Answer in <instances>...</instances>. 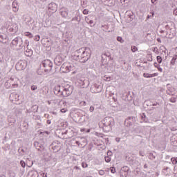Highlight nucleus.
Here are the masks:
<instances>
[{
    "instance_id": "f257e3e1",
    "label": "nucleus",
    "mask_w": 177,
    "mask_h": 177,
    "mask_svg": "<svg viewBox=\"0 0 177 177\" xmlns=\"http://www.w3.org/2000/svg\"><path fill=\"white\" fill-rule=\"evenodd\" d=\"M91 58V48L88 47H83L75 51L73 56V60L80 62V63H85Z\"/></svg>"
},
{
    "instance_id": "f03ea898",
    "label": "nucleus",
    "mask_w": 177,
    "mask_h": 177,
    "mask_svg": "<svg viewBox=\"0 0 177 177\" xmlns=\"http://www.w3.org/2000/svg\"><path fill=\"white\" fill-rule=\"evenodd\" d=\"M74 87L70 86V84H66L64 86L57 85L54 88V93L57 96H60V97H67L73 93Z\"/></svg>"
},
{
    "instance_id": "7ed1b4c3",
    "label": "nucleus",
    "mask_w": 177,
    "mask_h": 177,
    "mask_svg": "<svg viewBox=\"0 0 177 177\" xmlns=\"http://www.w3.org/2000/svg\"><path fill=\"white\" fill-rule=\"evenodd\" d=\"M10 47L14 50H20L24 48H28V41L26 40L25 42H23V39L20 37H17L12 39Z\"/></svg>"
},
{
    "instance_id": "20e7f679",
    "label": "nucleus",
    "mask_w": 177,
    "mask_h": 177,
    "mask_svg": "<svg viewBox=\"0 0 177 177\" xmlns=\"http://www.w3.org/2000/svg\"><path fill=\"white\" fill-rule=\"evenodd\" d=\"M100 128L104 131V132H110L113 127H114V118L111 117H106L99 123Z\"/></svg>"
},
{
    "instance_id": "39448f33",
    "label": "nucleus",
    "mask_w": 177,
    "mask_h": 177,
    "mask_svg": "<svg viewBox=\"0 0 177 177\" xmlns=\"http://www.w3.org/2000/svg\"><path fill=\"white\" fill-rule=\"evenodd\" d=\"M40 67H44L45 73L52 72L53 63L50 59H45L40 64Z\"/></svg>"
},
{
    "instance_id": "423d86ee",
    "label": "nucleus",
    "mask_w": 177,
    "mask_h": 177,
    "mask_svg": "<svg viewBox=\"0 0 177 177\" xmlns=\"http://www.w3.org/2000/svg\"><path fill=\"white\" fill-rule=\"evenodd\" d=\"M50 146L55 153H57L62 150V143L58 140L53 142Z\"/></svg>"
},
{
    "instance_id": "0eeeda50",
    "label": "nucleus",
    "mask_w": 177,
    "mask_h": 177,
    "mask_svg": "<svg viewBox=\"0 0 177 177\" xmlns=\"http://www.w3.org/2000/svg\"><path fill=\"white\" fill-rule=\"evenodd\" d=\"M27 67V61L26 60H20L18 62L15 66L16 70L18 71H21V70H24Z\"/></svg>"
},
{
    "instance_id": "6e6552de",
    "label": "nucleus",
    "mask_w": 177,
    "mask_h": 177,
    "mask_svg": "<svg viewBox=\"0 0 177 177\" xmlns=\"http://www.w3.org/2000/svg\"><path fill=\"white\" fill-rule=\"evenodd\" d=\"M77 82L79 84V86L80 88H88V86H89V80H88V79H85V78H82V79H79L77 80Z\"/></svg>"
},
{
    "instance_id": "1a4fd4ad",
    "label": "nucleus",
    "mask_w": 177,
    "mask_h": 177,
    "mask_svg": "<svg viewBox=\"0 0 177 177\" xmlns=\"http://www.w3.org/2000/svg\"><path fill=\"white\" fill-rule=\"evenodd\" d=\"M91 92L92 93H100V92H102V85L94 84L91 87Z\"/></svg>"
},
{
    "instance_id": "9d476101",
    "label": "nucleus",
    "mask_w": 177,
    "mask_h": 177,
    "mask_svg": "<svg viewBox=\"0 0 177 177\" xmlns=\"http://www.w3.org/2000/svg\"><path fill=\"white\" fill-rule=\"evenodd\" d=\"M129 172V167L128 166H124L120 171V177H127Z\"/></svg>"
},
{
    "instance_id": "9b49d317",
    "label": "nucleus",
    "mask_w": 177,
    "mask_h": 177,
    "mask_svg": "<svg viewBox=\"0 0 177 177\" xmlns=\"http://www.w3.org/2000/svg\"><path fill=\"white\" fill-rule=\"evenodd\" d=\"M48 10L55 13L57 10V5L55 3H50L48 4Z\"/></svg>"
},
{
    "instance_id": "f8f14e48",
    "label": "nucleus",
    "mask_w": 177,
    "mask_h": 177,
    "mask_svg": "<svg viewBox=\"0 0 177 177\" xmlns=\"http://www.w3.org/2000/svg\"><path fill=\"white\" fill-rule=\"evenodd\" d=\"M34 146L37 149V150H38V151H42V150L45 149V147H44V144L37 141L34 142Z\"/></svg>"
},
{
    "instance_id": "ddd939ff",
    "label": "nucleus",
    "mask_w": 177,
    "mask_h": 177,
    "mask_svg": "<svg viewBox=\"0 0 177 177\" xmlns=\"http://www.w3.org/2000/svg\"><path fill=\"white\" fill-rule=\"evenodd\" d=\"M54 63L56 66H61L62 63H63V58L60 55H57L54 59Z\"/></svg>"
},
{
    "instance_id": "4468645a",
    "label": "nucleus",
    "mask_w": 177,
    "mask_h": 177,
    "mask_svg": "<svg viewBox=\"0 0 177 177\" xmlns=\"http://www.w3.org/2000/svg\"><path fill=\"white\" fill-rule=\"evenodd\" d=\"M60 71L62 73H69L68 71V63H64L62 65L60 68Z\"/></svg>"
},
{
    "instance_id": "2eb2a0df",
    "label": "nucleus",
    "mask_w": 177,
    "mask_h": 177,
    "mask_svg": "<svg viewBox=\"0 0 177 177\" xmlns=\"http://www.w3.org/2000/svg\"><path fill=\"white\" fill-rule=\"evenodd\" d=\"M6 38H8L6 35L0 33V42H1V44H6Z\"/></svg>"
},
{
    "instance_id": "dca6fc26",
    "label": "nucleus",
    "mask_w": 177,
    "mask_h": 177,
    "mask_svg": "<svg viewBox=\"0 0 177 177\" xmlns=\"http://www.w3.org/2000/svg\"><path fill=\"white\" fill-rule=\"evenodd\" d=\"M158 75V73L150 74V73H145L143 74V77H145V78H153V77H157Z\"/></svg>"
},
{
    "instance_id": "f3484780",
    "label": "nucleus",
    "mask_w": 177,
    "mask_h": 177,
    "mask_svg": "<svg viewBox=\"0 0 177 177\" xmlns=\"http://www.w3.org/2000/svg\"><path fill=\"white\" fill-rule=\"evenodd\" d=\"M60 13L62 17H67V16H68V10L66 8L62 9Z\"/></svg>"
},
{
    "instance_id": "a211bd4d",
    "label": "nucleus",
    "mask_w": 177,
    "mask_h": 177,
    "mask_svg": "<svg viewBox=\"0 0 177 177\" xmlns=\"http://www.w3.org/2000/svg\"><path fill=\"white\" fill-rule=\"evenodd\" d=\"M27 49L25 50V55L28 56V57H30V56H32V50L28 49V47H26Z\"/></svg>"
},
{
    "instance_id": "6ab92c4d",
    "label": "nucleus",
    "mask_w": 177,
    "mask_h": 177,
    "mask_svg": "<svg viewBox=\"0 0 177 177\" xmlns=\"http://www.w3.org/2000/svg\"><path fill=\"white\" fill-rule=\"evenodd\" d=\"M68 68L69 72L74 71V70H75V67L74 66V65L71 64H68Z\"/></svg>"
},
{
    "instance_id": "aec40b11",
    "label": "nucleus",
    "mask_w": 177,
    "mask_h": 177,
    "mask_svg": "<svg viewBox=\"0 0 177 177\" xmlns=\"http://www.w3.org/2000/svg\"><path fill=\"white\" fill-rule=\"evenodd\" d=\"M176 59H177V55H174L170 62L171 64H172V66H174V64L176 62Z\"/></svg>"
},
{
    "instance_id": "412c9836",
    "label": "nucleus",
    "mask_w": 177,
    "mask_h": 177,
    "mask_svg": "<svg viewBox=\"0 0 177 177\" xmlns=\"http://www.w3.org/2000/svg\"><path fill=\"white\" fill-rule=\"evenodd\" d=\"M12 8H13V9H15V10H14L15 12H16V10L19 9V6H17V2L14 1L12 3Z\"/></svg>"
},
{
    "instance_id": "4be33fe9",
    "label": "nucleus",
    "mask_w": 177,
    "mask_h": 177,
    "mask_svg": "<svg viewBox=\"0 0 177 177\" xmlns=\"http://www.w3.org/2000/svg\"><path fill=\"white\" fill-rule=\"evenodd\" d=\"M149 160H154L156 158V155H153V153H149L148 156Z\"/></svg>"
},
{
    "instance_id": "5701e85b",
    "label": "nucleus",
    "mask_w": 177,
    "mask_h": 177,
    "mask_svg": "<svg viewBox=\"0 0 177 177\" xmlns=\"http://www.w3.org/2000/svg\"><path fill=\"white\" fill-rule=\"evenodd\" d=\"M8 122H10V124H12V122L15 123L16 122V120L12 117L8 118Z\"/></svg>"
},
{
    "instance_id": "b1692460",
    "label": "nucleus",
    "mask_w": 177,
    "mask_h": 177,
    "mask_svg": "<svg viewBox=\"0 0 177 177\" xmlns=\"http://www.w3.org/2000/svg\"><path fill=\"white\" fill-rule=\"evenodd\" d=\"M156 59H157L158 63H159V64L162 63V58L161 57V56H160V55L157 56Z\"/></svg>"
},
{
    "instance_id": "393cba45",
    "label": "nucleus",
    "mask_w": 177,
    "mask_h": 177,
    "mask_svg": "<svg viewBox=\"0 0 177 177\" xmlns=\"http://www.w3.org/2000/svg\"><path fill=\"white\" fill-rule=\"evenodd\" d=\"M80 21H81V19H80L78 17H74L72 19V21H78V23H80Z\"/></svg>"
},
{
    "instance_id": "a878e982",
    "label": "nucleus",
    "mask_w": 177,
    "mask_h": 177,
    "mask_svg": "<svg viewBox=\"0 0 177 177\" xmlns=\"http://www.w3.org/2000/svg\"><path fill=\"white\" fill-rule=\"evenodd\" d=\"M131 120H135V118L132 117H129L126 120H125V122H129V125H131Z\"/></svg>"
},
{
    "instance_id": "bb28decb",
    "label": "nucleus",
    "mask_w": 177,
    "mask_h": 177,
    "mask_svg": "<svg viewBox=\"0 0 177 177\" xmlns=\"http://www.w3.org/2000/svg\"><path fill=\"white\" fill-rule=\"evenodd\" d=\"M171 162H172V164H174V165L177 164V158H171Z\"/></svg>"
},
{
    "instance_id": "cd10ccee",
    "label": "nucleus",
    "mask_w": 177,
    "mask_h": 177,
    "mask_svg": "<svg viewBox=\"0 0 177 177\" xmlns=\"http://www.w3.org/2000/svg\"><path fill=\"white\" fill-rule=\"evenodd\" d=\"M31 91H37L38 89V86L37 85H32L30 87Z\"/></svg>"
},
{
    "instance_id": "c85d7f7f",
    "label": "nucleus",
    "mask_w": 177,
    "mask_h": 177,
    "mask_svg": "<svg viewBox=\"0 0 177 177\" xmlns=\"http://www.w3.org/2000/svg\"><path fill=\"white\" fill-rule=\"evenodd\" d=\"M20 164L22 168H26V162H24V160H21Z\"/></svg>"
},
{
    "instance_id": "c756f323",
    "label": "nucleus",
    "mask_w": 177,
    "mask_h": 177,
    "mask_svg": "<svg viewBox=\"0 0 177 177\" xmlns=\"http://www.w3.org/2000/svg\"><path fill=\"white\" fill-rule=\"evenodd\" d=\"M105 161L106 162H110V161H111L110 156H105Z\"/></svg>"
},
{
    "instance_id": "7c9ffc66",
    "label": "nucleus",
    "mask_w": 177,
    "mask_h": 177,
    "mask_svg": "<svg viewBox=\"0 0 177 177\" xmlns=\"http://www.w3.org/2000/svg\"><path fill=\"white\" fill-rule=\"evenodd\" d=\"M26 36L29 37V38H32V34H31V32H26Z\"/></svg>"
},
{
    "instance_id": "2f4dec72",
    "label": "nucleus",
    "mask_w": 177,
    "mask_h": 177,
    "mask_svg": "<svg viewBox=\"0 0 177 177\" xmlns=\"http://www.w3.org/2000/svg\"><path fill=\"white\" fill-rule=\"evenodd\" d=\"M141 119L142 120V121H145V122H147L146 115L145 113H142V115H141Z\"/></svg>"
},
{
    "instance_id": "473e14b6",
    "label": "nucleus",
    "mask_w": 177,
    "mask_h": 177,
    "mask_svg": "<svg viewBox=\"0 0 177 177\" xmlns=\"http://www.w3.org/2000/svg\"><path fill=\"white\" fill-rule=\"evenodd\" d=\"M117 41H118L119 42H121V44H122V42H124V41L122 40V37H118Z\"/></svg>"
},
{
    "instance_id": "72a5a7b5",
    "label": "nucleus",
    "mask_w": 177,
    "mask_h": 177,
    "mask_svg": "<svg viewBox=\"0 0 177 177\" xmlns=\"http://www.w3.org/2000/svg\"><path fill=\"white\" fill-rule=\"evenodd\" d=\"M170 102L171 103H176V98H175V97L170 98Z\"/></svg>"
},
{
    "instance_id": "f704fd0d",
    "label": "nucleus",
    "mask_w": 177,
    "mask_h": 177,
    "mask_svg": "<svg viewBox=\"0 0 177 177\" xmlns=\"http://www.w3.org/2000/svg\"><path fill=\"white\" fill-rule=\"evenodd\" d=\"M131 50H132V52H136V50H138V47L132 46L131 47Z\"/></svg>"
},
{
    "instance_id": "c9c22d12",
    "label": "nucleus",
    "mask_w": 177,
    "mask_h": 177,
    "mask_svg": "<svg viewBox=\"0 0 177 177\" xmlns=\"http://www.w3.org/2000/svg\"><path fill=\"white\" fill-rule=\"evenodd\" d=\"M139 155L141 156V157H145V152L143 151H140Z\"/></svg>"
},
{
    "instance_id": "e433bc0d",
    "label": "nucleus",
    "mask_w": 177,
    "mask_h": 177,
    "mask_svg": "<svg viewBox=\"0 0 177 177\" xmlns=\"http://www.w3.org/2000/svg\"><path fill=\"white\" fill-rule=\"evenodd\" d=\"M104 174H105L104 170L99 171V175L103 176V175H104Z\"/></svg>"
},
{
    "instance_id": "4c0bfd02",
    "label": "nucleus",
    "mask_w": 177,
    "mask_h": 177,
    "mask_svg": "<svg viewBox=\"0 0 177 177\" xmlns=\"http://www.w3.org/2000/svg\"><path fill=\"white\" fill-rule=\"evenodd\" d=\"M41 37L39 35H36L35 37V41H39Z\"/></svg>"
},
{
    "instance_id": "58836bf2",
    "label": "nucleus",
    "mask_w": 177,
    "mask_h": 177,
    "mask_svg": "<svg viewBox=\"0 0 177 177\" xmlns=\"http://www.w3.org/2000/svg\"><path fill=\"white\" fill-rule=\"evenodd\" d=\"M82 167L83 168H87L88 167V164L83 162V163H82Z\"/></svg>"
},
{
    "instance_id": "ea45409f",
    "label": "nucleus",
    "mask_w": 177,
    "mask_h": 177,
    "mask_svg": "<svg viewBox=\"0 0 177 177\" xmlns=\"http://www.w3.org/2000/svg\"><path fill=\"white\" fill-rule=\"evenodd\" d=\"M13 96H16L17 97H19V95L16 93H12L10 95V97H13Z\"/></svg>"
},
{
    "instance_id": "a19ab883",
    "label": "nucleus",
    "mask_w": 177,
    "mask_h": 177,
    "mask_svg": "<svg viewBox=\"0 0 177 177\" xmlns=\"http://www.w3.org/2000/svg\"><path fill=\"white\" fill-rule=\"evenodd\" d=\"M94 110H95V107H93V106H90L89 111H91V113L93 112Z\"/></svg>"
},
{
    "instance_id": "79ce46f5",
    "label": "nucleus",
    "mask_w": 177,
    "mask_h": 177,
    "mask_svg": "<svg viewBox=\"0 0 177 177\" xmlns=\"http://www.w3.org/2000/svg\"><path fill=\"white\" fill-rule=\"evenodd\" d=\"M153 66H154V67H156V68H158V67L160 66V64H158L157 62H155V63L153 64Z\"/></svg>"
},
{
    "instance_id": "37998d69",
    "label": "nucleus",
    "mask_w": 177,
    "mask_h": 177,
    "mask_svg": "<svg viewBox=\"0 0 177 177\" xmlns=\"http://www.w3.org/2000/svg\"><path fill=\"white\" fill-rule=\"evenodd\" d=\"M173 14L174 15V16H177V8H176V9L173 11Z\"/></svg>"
},
{
    "instance_id": "c03bdc74",
    "label": "nucleus",
    "mask_w": 177,
    "mask_h": 177,
    "mask_svg": "<svg viewBox=\"0 0 177 177\" xmlns=\"http://www.w3.org/2000/svg\"><path fill=\"white\" fill-rule=\"evenodd\" d=\"M41 176L43 177H48V175L44 172H41Z\"/></svg>"
},
{
    "instance_id": "a18cd8bd",
    "label": "nucleus",
    "mask_w": 177,
    "mask_h": 177,
    "mask_svg": "<svg viewBox=\"0 0 177 177\" xmlns=\"http://www.w3.org/2000/svg\"><path fill=\"white\" fill-rule=\"evenodd\" d=\"M157 68H158V71H160V73H162V68L160 67V65Z\"/></svg>"
},
{
    "instance_id": "49530a36",
    "label": "nucleus",
    "mask_w": 177,
    "mask_h": 177,
    "mask_svg": "<svg viewBox=\"0 0 177 177\" xmlns=\"http://www.w3.org/2000/svg\"><path fill=\"white\" fill-rule=\"evenodd\" d=\"M83 14H84V15H88V10L84 9V10H83Z\"/></svg>"
},
{
    "instance_id": "de8ad7c7",
    "label": "nucleus",
    "mask_w": 177,
    "mask_h": 177,
    "mask_svg": "<svg viewBox=\"0 0 177 177\" xmlns=\"http://www.w3.org/2000/svg\"><path fill=\"white\" fill-rule=\"evenodd\" d=\"M151 3H153V5H156L157 3H156V2H157V0H151Z\"/></svg>"
},
{
    "instance_id": "09e8293b",
    "label": "nucleus",
    "mask_w": 177,
    "mask_h": 177,
    "mask_svg": "<svg viewBox=\"0 0 177 177\" xmlns=\"http://www.w3.org/2000/svg\"><path fill=\"white\" fill-rule=\"evenodd\" d=\"M66 111H67V109H61V113H66Z\"/></svg>"
},
{
    "instance_id": "8fccbe9b",
    "label": "nucleus",
    "mask_w": 177,
    "mask_h": 177,
    "mask_svg": "<svg viewBox=\"0 0 177 177\" xmlns=\"http://www.w3.org/2000/svg\"><path fill=\"white\" fill-rule=\"evenodd\" d=\"M104 81H110V78L106 77V76L104 77Z\"/></svg>"
},
{
    "instance_id": "3c124183",
    "label": "nucleus",
    "mask_w": 177,
    "mask_h": 177,
    "mask_svg": "<svg viewBox=\"0 0 177 177\" xmlns=\"http://www.w3.org/2000/svg\"><path fill=\"white\" fill-rule=\"evenodd\" d=\"M111 172H112V174H115V168H113V169L111 170Z\"/></svg>"
},
{
    "instance_id": "603ef678",
    "label": "nucleus",
    "mask_w": 177,
    "mask_h": 177,
    "mask_svg": "<svg viewBox=\"0 0 177 177\" xmlns=\"http://www.w3.org/2000/svg\"><path fill=\"white\" fill-rule=\"evenodd\" d=\"M22 151V153H26V151L24 150V149H19L18 151Z\"/></svg>"
},
{
    "instance_id": "864d4df0",
    "label": "nucleus",
    "mask_w": 177,
    "mask_h": 177,
    "mask_svg": "<svg viewBox=\"0 0 177 177\" xmlns=\"http://www.w3.org/2000/svg\"><path fill=\"white\" fill-rule=\"evenodd\" d=\"M38 176V174L35 173V174H33L31 177H37Z\"/></svg>"
},
{
    "instance_id": "5fc2aeb1",
    "label": "nucleus",
    "mask_w": 177,
    "mask_h": 177,
    "mask_svg": "<svg viewBox=\"0 0 177 177\" xmlns=\"http://www.w3.org/2000/svg\"><path fill=\"white\" fill-rule=\"evenodd\" d=\"M111 154H112V152H111V151H109L107 152V156H108V157H109V156H111Z\"/></svg>"
},
{
    "instance_id": "6e6d98bb",
    "label": "nucleus",
    "mask_w": 177,
    "mask_h": 177,
    "mask_svg": "<svg viewBox=\"0 0 177 177\" xmlns=\"http://www.w3.org/2000/svg\"><path fill=\"white\" fill-rule=\"evenodd\" d=\"M129 18H130L129 21H132V20H133V15H131V16L129 17Z\"/></svg>"
},
{
    "instance_id": "4d7b16f0",
    "label": "nucleus",
    "mask_w": 177,
    "mask_h": 177,
    "mask_svg": "<svg viewBox=\"0 0 177 177\" xmlns=\"http://www.w3.org/2000/svg\"><path fill=\"white\" fill-rule=\"evenodd\" d=\"M115 140H116V142H120V140H121V138H115Z\"/></svg>"
},
{
    "instance_id": "13d9d810",
    "label": "nucleus",
    "mask_w": 177,
    "mask_h": 177,
    "mask_svg": "<svg viewBox=\"0 0 177 177\" xmlns=\"http://www.w3.org/2000/svg\"><path fill=\"white\" fill-rule=\"evenodd\" d=\"M38 75H42V72H40L39 70L37 71Z\"/></svg>"
},
{
    "instance_id": "bf43d9fd",
    "label": "nucleus",
    "mask_w": 177,
    "mask_h": 177,
    "mask_svg": "<svg viewBox=\"0 0 177 177\" xmlns=\"http://www.w3.org/2000/svg\"><path fill=\"white\" fill-rule=\"evenodd\" d=\"M88 24H91V25L93 24V21L90 20L89 22H88Z\"/></svg>"
},
{
    "instance_id": "052dcab7",
    "label": "nucleus",
    "mask_w": 177,
    "mask_h": 177,
    "mask_svg": "<svg viewBox=\"0 0 177 177\" xmlns=\"http://www.w3.org/2000/svg\"><path fill=\"white\" fill-rule=\"evenodd\" d=\"M36 119H37V120H41V116H40V115L36 116Z\"/></svg>"
},
{
    "instance_id": "680f3d73",
    "label": "nucleus",
    "mask_w": 177,
    "mask_h": 177,
    "mask_svg": "<svg viewBox=\"0 0 177 177\" xmlns=\"http://www.w3.org/2000/svg\"><path fill=\"white\" fill-rule=\"evenodd\" d=\"M120 3H125V1H127V0H120Z\"/></svg>"
},
{
    "instance_id": "e2e57ef3",
    "label": "nucleus",
    "mask_w": 177,
    "mask_h": 177,
    "mask_svg": "<svg viewBox=\"0 0 177 177\" xmlns=\"http://www.w3.org/2000/svg\"><path fill=\"white\" fill-rule=\"evenodd\" d=\"M149 17H151V15H147V20H149Z\"/></svg>"
},
{
    "instance_id": "0e129e2a",
    "label": "nucleus",
    "mask_w": 177,
    "mask_h": 177,
    "mask_svg": "<svg viewBox=\"0 0 177 177\" xmlns=\"http://www.w3.org/2000/svg\"><path fill=\"white\" fill-rule=\"evenodd\" d=\"M50 122H50V120H47V124H48V125L50 124Z\"/></svg>"
},
{
    "instance_id": "69168bd1",
    "label": "nucleus",
    "mask_w": 177,
    "mask_h": 177,
    "mask_svg": "<svg viewBox=\"0 0 177 177\" xmlns=\"http://www.w3.org/2000/svg\"><path fill=\"white\" fill-rule=\"evenodd\" d=\"M76 145H77V146H80V142H79V141H76Z\"/></svg>"
},
{
    "instance_id": "338daca9",
    "label": "nucleus",
    "mask_w": 177,
    "mask_h": 177,
    "mask_svg": "<svg viewBox=\"0 0 177 177\" xmlns=\"http://www.w3.org/2000/svg\"><path fill=\"white\" fill-rule=\"evenodd\" d=\"M144 168H147V164H145V165H144Z\"/></svg>"
},
{
    "instance_id": "774afa93",
    "label": "nucleus",
    "mask_w": 177,
    "mask_h": 177,
    "mask_svg": "<svg viewBox=\"0 0 177 177\" xmlns=\"http://www.w3.org/2000/svg\"><path fill=\"white\" fill-rule=\"evenodd\" d=\"M158 104V103H155V104H153L152 106H157Z\"/></svg>"
}]
</instances>
